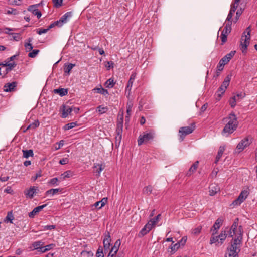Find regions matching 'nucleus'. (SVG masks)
I'll list each match as a JSON object with an SVG mask.
<instances>
[{
    "instance_id": "f257e3e1",
    "label": "nucleus",
    "mask_w": 257,
    "mask_h": 257,
    "mask_svg": "<svg viewBox=\"0 0 257 257\" xmlns=\"http://www.w3.org/2000/svg\"><path fill=\"white\" fill-rule=\"evenodd\" d=\"M242 227L241 226H239L238 232L237 233V236L233 239L230 247L228 248L229 257L238 256V253L240 251V248L242 243Z\"/></svg>"
},
{
    "instance_id": "f03ea898",
    "label": "nucleus",
    "mask_w": 257,
    "mask_h": 257,
    "mask_svg": "<svg viewBox=\"0 0 257 257\" xmlns=\"http://www.w3.org/2000/svg\"><path fill=\"white\" fill-rule=\"evenodd\" d=\"M224 120L227 122V123L222 131V133L230 134L236 130L238 122L234 113H230L228 117L224 118Z\"/></svg>"
},
{
    "instance_id": "7ed1b4c3",
    "label": "nucleus",
    "mask_w": 257,
    "mask_h": 257,
    "mask_svg": "<svg viewBox=\"0 0 257 257\" xmlns=\"http://www.w3.org/2000/svg\"><path fill=\"white\" fill-rule=\"evenodd\" d=\"M250 27L246 28L243 33L240 41V47L243 53H246L247 47L250 40Z\"/></svg>"
},
{
    "instance_id": "20e7f679",
    "label": "nucleus",
    "mask_w": 257,
    "mask_h": 257,
    "mask_svg": "<svg viewBox=\"0 0 257 257\" xmlns=\"http://www.w3.org/2000/svg\"><path fill=\"white\" fill-rule=\"evenodd\" d=\"M195 128V123H192L190 126L181 127L179 130L180 142H182L186 135L192 133Z\"/></svg>"
},
{
    "instance_id": "39448f33",
    "label": "nucleus",
    "mask_w": 257,
    "mask_h": 257,
    "mask_svg": "<svg viewBox=\"0 0 257 257\" xmlns=\"http://www.w3.org/2000/svg\"><path fill=\"white\" fill-rule=\"evenodd\" d=\"M154 133L153 131L149 132H144L142 135H140L138 139V145H141L144 143H147L149 141L152 140L154 138Z\"/></svg>"
},
{
    "instance_id": "423d86ee",
    "label": "nucleus",
    "mask_w": 257,
    "mask_h": 257,
    "mask_svg": "<svg viewBox=\"0 0 257 257\" xmlns=\"http://www.w3.org/2000/svg\"><path fill=\"white\" fill-rule=\"evenodd\" d=\"M111 236L108 231L105 232L104 234V238L103 240V244L104 247V251L105 253L108 252L111 245Z\"/></svg>"
},
{
    "instance_id": "0eeeda50",
    "label": "nucleus",
    "mask_w": 257,
    "mask_h": 257,
    "mask_svg": "<svg viewBox=\"0 0 257 257\" xmlns=\"http://www.w3.org/2000/svg\"><path fill=\"white\" fill-rule=\"evenodd\" d=\"M249 195V192L247 190H243L241 192L238 197L234 200L232 204L233 205H239L242 203Z\"/></svg>"
},
{
    "instance_id": "6e6552de",
    "label": "nucleus",
    "mask_w": 257,
    "mask_h": 257,
    "mask_svg": "<svg viewBox=\"0 0 257 257\" xmlns=\"http://www.w3.org/2000/svg\"><path fill=\"white\" fill-rule=\"evenodd\" d=\"M72 16L71 12H68L63 15L60 19L56 21V24H59V27H61L64 24L68 21V19Z\"/></svg>"
},
{
    "instance_id": "1a4fd4ad",
    "label": "nucleus",
    "mask_w": 257,
    "mask_h": 257,
    "mask_svg": "<svg viewBox=\"0 0 257 257\" xmlns=\"http://www.w3.org/2000/svg\"><path fill=\"white\" fill-rule=\"evenodd\" d=\"M223 222V219L221 218H218L215 221L213 226L211 228V230L213 231L212 235H214L217 232L218 229L220 228L222 223Z\"/></svg>"
},
{
    "instance_id": "9d476101",
    "label": "nucleus",
    "mask_w": 257,
    "mask_h": 257,
    "mask_svg": "<svg viewBox=\"0 0 257 257\" xmlns=\"http://www.w3.org/2000/svg\"><path fill=\"white\" fill-rule=\"evenodd\" d=\"M72 108L70 106L66 105H63L60 110V111L62 112L61 117L62 118L67 117L72 112Z\"/></svg>"
},
{
    "instance_id": "9b49d317",
    "label": "nucleus",
    "mask_w": 257,
    "mask_h": 257,
    "mask_svg": "<svg viewBox=\"0 0 257 257\" xmlns=\"http://www.w3.org/2000/svg\"><path fill=\"white\" fill-rule=\"evenodd\" d=\"M250 144V142L249 141L248 137L245 138V139L242 140L241 142H240L237 147L236 148L237 150L239 151V152L242 151L246 147L249 146Z\"/></svg>"
},
{
    "instance_id": "f8f14e48",
    "label": "nucleus",
    "mask_w": 257,
    "mask_h": 257,
    "mask_svg": "<svg viewBox=\"0 0 257 257\" xmlns=\"http://www.w3.org/2000/svg\"><path fill=\"white\" fill-rule=\"evenodd\" d=\"M39 4H38L39 5ZM38 5H33L30 6L28 10L33 13V15L37 16L39 19L42 15L41 12L37 9Z\"/></svg>"
},
{
    "instance_id": "ddd939ff",
    "label": "nucleus",
    "mask_w": 257,
    "mask_h": 257,
    "mask_svg": "<svg viewBox=\"0 0 257 257\" xmlns=\"http://www.w3.org/2000/svg\"><path fill=\"white\" fill-rule=\"evenodd\" d=\"M0 65H2L4 67H6L5 68V71L3 72V74H7L16 66V64L14 62L12 63H9V62L8 61L5 64H0Z\"/></svg>"
},
{
    "instance_id": "4468645a",
    "label": "nucleus",
    "mask_w": 257,
    "mask_h": 257,
    "mask_svg": "<svg viewBox=\"0 0 257 257\" xmlns=\"http://www.w3.org/2000/svg\"><path fill=\"white\" fill-rule=\"evenodd\" d=\"M17 83L15 81L12 83H7L4 86V91L5 92H12L15 90L17 86Z\"/></svg>"
},
{
    "instance_id": "2eb2a0df",
    "label": "nucleus",
    "mask_w": 257,
    "mask_h": 257,
    "mask_svg": "<svg viewBox=\"0 0 257 257\" xmlns=\"http://www.w3.org/2000/svg\"><path fill=\"white\" fill-rule=\"evenodd\" d=\"M220 191V187L216 184H211L209 186V195L214 196Z\"/></svg>"
},
{
    "instance_id": "dca6fc26",
    "label": "nucleus",
    "mask_w": 257,
    "mask_h": 257,
    "mask_svg": "<svg viewBox=\"0 0 257 257\" xmlns=\"http://www.w3.org/2000/svg\"><path fill=\"white\" fill-rule=\"evenodd\" d=\"M47 205V204L35 207L31 212L29 213V216L30 218H33L37 213L41 211Z\"/></svg>"
},
{
    "instance_id": "f3484780",
    "label": "nucleus",
    "mask_w": 257,
    "mask_h": 257,
    "mask_svg": "<svg viewBox=\"0 0 257 257\" xmlns=\"http://www.w3.org/2000/svg\"><path fill=\"white\" fill-rule=\"evenodd\" d=\"M135 78H136V74L135 73L132 74V75H131V77L130 78V79L128 81L127 85V86L125 89L126 92L128 91V95L130 93L131 88L133 86V82L135 79Z\"/></svg>"
},
{
    "instance_id": "a211bd4d",
    "label": "nucleus",
    "mask_w": 257,
    "mask_h": 257,
    "mask_svg": "<svg viewBox=\"0 0 257 257\" xmlns=\"http://www.w3.org/2000/svg\"><path fill=\"white\" fill-rule=\"evenodd\" d=\"M199 161H196L190 168L189 170L186 173V176H190L196 170L198 166Z\"/></svg>"
},
{
    "instance_id": "6ab92c4d",
    "label": "nucleus",
    "mask_w": 257,
    "mask_h": 257,
    "mask_svg": "<svg viewBox=\"0 0 257 257\" xmlns=\"http://www.w3.org/2000/svg\"><path fill=\"white\" fill-rule=\"evenodd\" d=\"M227 236L226 230H221L220 234L218 236L220 244H223Z\"/></svg>"
},
{
    "instance_id": "aec40b11",
    "label": "nucleus",
    "mask_w": 257,
    "mask_h": 257,
    "mask_svg": "<svg viewBox=\"0 0 257 257\" xmlns=\"http://www.w3.org/2000/svg\"><path fill=\"white\" fill-rule=\"evenodd\" d=\"M36 190L37 189L35 187H31L27 191L25 195L27 197L32 198L34 197V195L36 193Z\"/></svg>"
},
{
    "instance_id": "412c9836",
    "label": "nucleus",
    "mask_w": 257,
    "mask_h": 257,
    "mask_svg": "<svg viewBox=\"0 0 257 257\" xmlns=\"http://www.w3.org/2000/svg\"><path fill=\"white\" fill-rule=\"evenodd\" d=\"M107 201V198H103L101 201L95 203L94 205L95 207L98 208V209H100L105 205Z\"/></svg>"
},
{
    "instance_id": "4be33fe9",
    "label": "nucleus",
    "mask_w": 257,
    "mask_h": 257,
    "mask_svg": "<svg viewBox=\"0 0 257 257\" xmlns=\"http://www.w3.org/2000/svg\"><path fill=\"white\" fill-rule=\"evenodd\" d=\"M238 222L239 219L238 218H235V220L233 221V223L230 228L231 230H232V231H234L236 232V237L237 236V233L238 232L239 228L238 229V230H237L238 226Z\"/></svg>"
},
{
    "instance_id": "5701e85b",
    "label": "nucleus",
    "mask_w": 257,
    "mask_h": 257,
    "mask_svg": "<svg viewBox=\"0 0 257 257\" xmlns=\"http://www.w3.org/2000/svg\"><path fill=\"white\" fill-rule=\"evenodd\" d=\"M55 93L59 94L61 96H64L67 94L68 90L65 88H59L54 90Z\"/></svg>"
},
{
    "instance_id": "b1692460",
    "label": "nucleus",
    "mask_w": 257,
    "mask_h": 257,
    "mask_svg": "<svg viewBox=\"0 0 257 257\" xmlns=\"http://www.w3.org/2000/svg\"><path fill=\"white\" fill-rule=\"evenodd\" d=\"M115 84V82L114 81V78H110L105 82L104 86L106 88H111L114 87Z\"/></svg>"
},
{
    "instance_id": "393cba45",
    "label": "nucleus",
    "mask_w": 257,
    "mask_h": 257,
    "mask_svg": "<svg viewBox=\"0 0 257 257\" xmlns=\"http://www.w3.org/2000/svg\"><path fill=\"white\" fill-rule=\"evenodd\" d=\"M74 66L75 64L72 63L65 64L64 66L65 73L69 75L70 71L74 67Z\"/></svg>"
},
{
    "instance_id": "a878e982",
    "label": "nucleus",
    "mask_w": 257,
    "mask_h": 257,
    "mask_svg": "<svg viewBox=\"0 0 257 257\" xmlns=\"http://www.w3.org/2000/svg\"><path fill=\"white\" fill-rule=\"evenodd\" d=\"M225 148L224 147L220 146L219 147V151L218 152L217 155L216 156L215 163L217 164L218 162L219 161L220 158L222 157L223 152L224 151Z\"/></svg>"
},
{
    "instance_id": "bb28decb",
    "label": "nucleus",
    "mask_w": 257,
    "mask_h": 257,
    "mask_svg": "<svg viewBox=\"0 0 257 257\" xmlns=\"http://www.w3.org/2000/svg\"><path fill=\"white\" fill-rule=\"evenodd\" d=\"M231 23H227L221 33L228 35L231 31Z\"/></svg>"
},
{
    "instance_id": "cd10ccee",
    "label": "nucleus",
    "mask_w": 257,
    "mask_h": 257,
    "mask_svg": "<svg viewBox=\"0 0 257 257\" xmlns=\"http://www.w3.org/2000/svg\"><path fill=\"white\" fill-rule=\"evenodd\" d=\"M22 151L23 157L25 158H28L29 157H32L34 155L33 151L32 150H23Z\"/></svg>"
},
{
    "instance_id": "c85d7f7f",
    "label": "nucleus",
    "mask_w": 257,
    "mask_h": 257,
    "mask_svg": "<svg viewBox=\"0 0 257 257\" xmlns=\"http://www.w3.org/2000/svg\"><path fill=\"white\" fill-rule=\"evenodd\" d=\"M62 191V189L57 188V189H51L47 190L46 192V195L51 194L52 195H54L55 194L58 193V192H61Z\"/></svg>"
},
{
    "instance_id": "c756f323",
    "label": "nucleus",
    "mask_w": 257,
    "mask_h": 257,
    "mask_svg": "<svg viewBox=\"0 0 257 257\" xmlns=\"http://www.w3.org/2000/svg\"><path fill=\"white\" fill-rule=\"evenodd\" d=\"M231 75H227L224 80L223 81L222 85V87H226L227 88L229 85V83H230V80H231Z\"/></svg>"
},
{
    "instance_id": "7c9ffc66",
    "label": "nucleus",
    "mask_w": 257,
    "mask_h": 257,
    "mask_svg": "<svg viewBox=\"0 0 257 257\" xmlns=\"http://www.w3.org/2000/svg\"><path fill=\"white\" fill-rule=\"evenodd\" d=\"M93 168L96 169V172L98 173V176L100 175V172L104 169V167H102V165L99 164H94Z\"/></svg>"
},
{
    "instance_id": "2f4dec72",
    "label": "nucleus",
    "mask_w": 257,
    "mask_h": 257,
    "mask_svg": "<svg viewBox=\"0 0 257 257\" xmlns=\"http://www.w3.org/2000/svg\"><path fill=\"white\" fill-rule=\"evenodd\" d=\"M119 248L116 246H112L110 250L108 257H110L111 255V257L114 256L118 250Z\"/></svg>"
},
{
    "instance_id": "473e14b6",
    "label": "nucleus",
    "mask_w": 257,
    "mask_h": 257,
    "mask_svg": "<svg viewBox=\"0 0 257 257\" xmlns=\"http://www.w3.org/2000/svg\"><path fill=\"white\" fill-rule=\"evenodd\" d=\"M115 136V145L116 147H118L120 144L121 138H122V133H116Z\"/></svg>"
},
{
    "instance_id": "72a5a7b5",
    "label": "nucleus",
    "mask_w": 257,
    "mask_h": 257,
    "mask_svg": "<svg viewBox=\"0 0 257 257\" xmlns=\"http://www.w3.org/2000/svg\"><path fill=\"white\" fill-rule=\"evenodd\" d=\"M55 245L54 244H50L47 245L44 247H42V248H40V251L42 253L45 252L47 251L50 250L53 247H54Z\"/></svg>"
},
{
    "instance_id": "f704fd0d",
    "label": "nucleus",
    "mask_w": 257,
    "mask_h": 257,
    "mask_svg": "<svg viewBox=\"0 0 257 257\" xmlns=\"http://www.w3.org/2000/svg\"><path fill=\"white\" fill-rule=\"evenodd\" d=\"M149 232V230L147 229V228H146L145 226H144V227L139 232L138 234V236L139 237H142L144 236L145 235L147 234Z\"/></svg>"
},
{
    "instance_id": "c9c22d12",
    "label": "nucleus",
    "mask_w": 257,
    "mask_h": 257,
    "mask_svg": "<svg viewBox=\"0 0 257 257\" xmlns=\"http://www.w3.org/2000/svg\"><path fill=\"white\" fill-rule=\"evenodd\" d=\"M5 13L7 14H13L14 15H18L19 13V12L17 10L15 9L9 8L7 10H6Z\"/></svg>"
},
{
    "instance_id": "e433bc0d",
    "label": "nucleus",
    "mask_w": 257,
    "mask_h": 257,
    "mask_svg": "<svg viewBox=\"0 0 257 257\" xmlns=\"http://www.w3.org/2000/svg\"><path fill=\"white\" fill-rule=\"evenodd\" d=\"M77 125V122H71V123H68L67 124H66L64 126V129L65 130H69L71 128H72L73 127H74L75 126H76Z\"/></svg>"
},
{
    "instance_id": "4c0bfd02",
    "label": "nucleus",
    "mask_w": 257,
    "mask_h": 257,
    "mask_svg": "<svg viewBox=\"0 0 257 257\" xmlns=\"http://www.w3.org/2000/svg\"><path fill=\"white\" fill-rule=\"evenodd\" d=\"M161 217V214H159L156 217L153 218L151 219L149 221L154 225L155 226L159 222V219Z\"/></svg>"
},
{
    "instance_id": "58836bf2",
    "label": "nucleus",
    "mask_w": 257,
    "mask_h": 257,
    "mask_svg": "<svg viewBox=\"0 0 257 257\" xmlns=\"http://www.w3.org/2000/svg\"><path fill=\"white\" fill-rule=\"evenodd\" d=\"M97 110L100 114H102L106 112L108 110V108L107 107H104L102 105H100L97 107Z\"/></svg>"
},
{
    "instance_id": "ea45409f",
    "label": "nucleus",
    "mask_w": 257,
    "mask_h": 257,
    "mask_svg": "<svg viewBox=\"0 0 257 257\" xmlns=\"http://www.w3.org/2000/svg\"><path fill=\"white\" fill-rule=\"evenodd\" d=\"M152 187L150 185L144 187L143 190V193L147 195L150 194L152 193Z\"/></svg>"
},
{
    "instance_id": "a19ab883",
    "label": "nucleus",
    "mask_w": 257,
    "mask_h": 257,
    "mask_svg": "<svg viewBox=\"0 0 257 257\" xmlns=\"http://www.w3.org/2000/svg\"><path fill=\"white\" fill-rule=\"evenodd\" d=\"M53 6L56 8H60L63 3V0H52Z\"/></svg>"
},
{
    "instance_id": "79ce46f5",
    "label": "nucleus",
    "mask_w": 257,
    "mask_h": 257,
    "mask_svg": "<svg viewBox=\"0 0 257 257\" xmlns=\"http://www.w3.org/2000/svg\"><path fill=\"white\" fill-rule=\"evenodd\" d=\"M238 100V99L236 98V96H233L230 98L229 100V104L230 105L231 107L233 108L236 105V101Z\"/></svg>"
},
{
    "instance_id": "37998d69",
    "label": "nucleus",
    "mask_w": 257,
    "mask_h": 257,
    "mask_svg": "<svg viewBox=\"0 0 257 257\" xmlns=\"http://www.w3.org/2000/svg\"><path fill=\"white\" fill-rule=\"evenodd\" d=\"M96 90L97 93L103 94L105 96L108 94V91L107 90L103 88H97L96 89Z\"/></svg>"
},
{
    "instance_id": "c03bdc74",
    "label": "nucleus",
    "mask_w": 257,
    "mask_h": 257,
    "mask_svg": "<svg viewBox=\"0 0 257 257\" xmlns=\"http://www.w3.org/2000/svg\"><path fill=\"white\" fill-rule=\"evenodd\" d=\"M227 88L222 87V85H221L218 89L217 91V95L219 97H221V95L225 92V90Z\"/></svg>"
},
{
    "instance_id": "a18cd8bd",
    "label": "nucleus",
    "mask_w": 257,
    "mask_h": 257,
    "mask_svg": "<svg viewBox=\"0 0 257 257\" xmlns=\"http://www.w3.org/2000/svg\"><path fill=\"white\" fill-rule=\"evenodd\" d=\"M43 244L42 241H36L34 242L33 245L35 249H39V251H40V248H42L41 246Z\"/></svg>"
},
{
    "instance_id": "49530a36",
    "label": "nucleus",
    "mask_w": 257,
    "mask_h": 257,
    "mask_svg": "<svg viewBox=\"0 0 257 257\" xmlns=\"http://www.w3.org/2000/svg\"><path fill=\"white\" fill-rule=\"evenodd\" d=\"M96 257H104L102 247L99 246L96 253Z\"/></svg>"
},
{
    "instance_id": "de8ad7c7",
    "label": "nucleus",
    "mask_w": 257,
    "mask_h": 257,
    "mask_svg": "<svg viewBox=\"0 0 257 257\" xmlns=\"http://www.w3.org/2000/svg\"><path fill=\"white\" fill-rule=\"evenodd\" d=\"M71 174V171H65L63 174H61L60 178L63 179H65L67 178H69Z\"/></svg>"
},
{
    "instance_id": "09e8293b",
    "label": "nucleus",
    "mask_w": 257,
    "mask_h": 257,
    "mask_svg": "<svg viewBox=\"0 0 257 257\" xmlns=\"http://www.w3.org/2000/svg\"><path fill=\"white\" fill-rule=\"evenodd\" d=\"M39 126V122L38 120L35 121L33 123L30 124L26 128L29 130L30 128H35Z\"/></svg>"
},
{
    "instance_id": "8fccbe9b",
    "label": "nucleus",
    "mask_w": 257,
    "mask_h": 257,
    "mask_svg": "<svg viewBox=\"0 0 257 257\" xmlns=\"http://www.w3.org/2000/svg\"><path fill=\"white\" fill-rule=\"evenodd\" d=\"M14 219V217L12 212H9L6 216L5 221L10 222L12 223V220Z\"/></svg>"
},
{
    "instance_id": "3c124183",
    "label": "nucleus",
    "mask_w": 257,
    "mask_h": 257,
    "mask_svg": "<svg viewBox=\"0 0 257 257\" xmlns=\"http://www.w3.org/2000/svg\"><path fill=\"white\" fill-rule=\"evenodd\" d=\"M122 128H123V123H120V122H117V127L116 129V133H122Z\"/></svg>"
},
{
    "instance_id": "603ef678",
    "label": "nucleus",
    "mask_w": 257,
    "mask_h": 257,
    "mask_svg": "<svg viewBox=\"0 0 257 257\" xmlns=\"http://www.w3.org/2000/svg\"><path fill=\"white\" fill-rule=\"evenodd\" d=\"M117 122L123 123V112H119L117 116Z\"/></svg>"
},
{
    "instance_id": "864d4df0",
    "label": "nucleus",
    "mask_w": 257,
    "mask_h": 257,
    "mask_svg": "<svg viewBox=\"0 0 257 257\" xmlns=\"http://www.w3.org/2000/svg\"><path fill=\"white\" fill-rule=\"evenodd\" d=\"M39 50L35 49L33 50L31 52H30L28 54L29 57L31 58H34L36 56L37 54L39 53Z\"/></svg>"
},
{
    "instance_id": "5fc2aeb1",
    "label": "nucleus",
    "mask_w": 257,
    "mask_h": 257,
    "mask_svg": "<svg viewBox=\"0 0 257 257\" xmlns=\"http://www.w3.org/2000/svg\"><path fill=\"white\" fill-rule=\"evenodd\" d=\"M219 238L218 236H212L210 240V243L211 244L213 243H215L216 242H218V243H220V241H219Z\"/></svg>"
},
{
    "instance_id": "6e6d98bb",
    "label": "nucleus",
    "mask_w": 257,
    "mask_h": 257,
    "mask_svg": "<svg viewBox=\"0 0 257 257\" xmlns=\"http://www.w3.org/2000/svg\"><path fill=\"white\" fill-rule=\"evenodd\" d=\"M35 31H36L37 34H38L39 35H41L42 34L47 33L49 31V29L40 28L36 29Z\"/></svg>"
},
{
    "instance_id": "4d7b16f0",
    "label": "nucleus",
    "mask_w": 257,
    "mask_h": 257,
    "mask_svg": "<svg viewBox=\"0 0 257 257\" xmlns=\"http://www.w3.org/2000/svg\"><path fill=\"white\" fill-rule=\"evenodd\" d=\"M225 230L227 231V232L228 233V236L230 237H233V236L236 234V232L232 231V230H231V229L228 227L225 228Z\"/></svg>"
},
{
    "instance_id": "13d9d810",
    "label": "nucleus",
    "mask_w": 257,
    "mask_h": 257,
    "mask_svg": "<svg viewBox=\"0 0 257 257\" xmlns=\"http://www.w3.org/2000/svg\"><path fill=\"white\" fill-rule=\"evenodd\" d=\"M225 65H224L223 63H221L220 61L217 66V75H219V72L220 71H221L223 68H224V66Z\"/></svg>"
},
{
    "instance_id": "bf43d9fd",
    "label": "nucleus",
    "mask_w": 257,
    "mask_h": 257,
    "mask_svg": "<svg viewBox=\"0 0 257 257\" xmlns=\"http://www.w3.org/2000/svg\"><path fill=\"white\" fill-rule=\"evenodd\" d=\"M227 34L221 33L220 38L222 41V45L227 41Z\"/></svg>"
},
{
    "instance_id": "052dcab7",
    "label": "nucleus",
    "mask_w": 257,
    "mask_h": 257,
    "mask_svg": "<svg viewBox=\"0 0 257 257\" xmlns=\"http://www.w3.org/2000/svg\"><path fill=\"white\" fill-rule=\"evenodd\" d=\"M201 229H202L201 226H198L197 227L194 228L192 230V233L194 235H198L201 232Z\"/></svg>"
},
{
    "instance_id": "680f3d73",
    "label": "nucleus",
    "mask_w": 257,
    "mask_h": 257,
    "mask_svg": "<svg viewBox=\"0 0 257 257\" xmlns=\"http://www.w3.org/2000/svg\"><path fill=\"white\" fill-rule=\"evenodd\" d=\"M233 14L234 13L229 11L226 20L227 21V23H231L232 24V19Z\"/></svg>"
},
{
    "instance_id": "e2e57ef3",
    "label": "nucleus",
    "mask_w": 257,
    "mask_h": 257,
    "mask_svg": "<svg viewBox=\"0 0 257 257\" xmlns=\"http://www.w3.org/2000/svg\"><path fill=\"white\" fill-rule=\"evenodd\" d=\"M24 46L27 51H30L33 48L31 43H25Z\"/></svg>"
},
{
    "instance_id": "0e129e2a",
    "label": "nucleus",
    "mask_w": 257,
    "mask_h": 257,
    "mask_svg": "<svg viewBox=\"0 0 257 257\" xmlns=\"http://www.w3.org/2000/svg\"><path fill=\"white\" fill-rule=\"evenodd\" d=\"M235 51H231L230 53L227 54L225 56V57H227L228 59L230 61V59L233 57V56L235 55Z\"/></svg>"
},
{
    "instance_id": "69168bd1",
    "label": "nucleus",
    "mask_w": 257,
    "mask_h": 257,
    "mask_svg": "<svg viewBox=\"0 0 257 257\" xmlns=\"http://www.w3.org/2000/svg\"><path fill=\"white\" fill-rule=\"evenodd\" d=\"M69 163V159L67 158H65L61 159L59 161V163L61 165H65Z\"/></svg>"
},
{
    "instance_id": "338daca9",
    "label": "nucleus",
    "mask_w": 257,
    "mask_h": 257,
    "mask_svg": "<svg viewBox=\"0 0 257 257\" xmlns=\"http://www.w3.org/2000/svg\"><path fill=\"white\" fill-rule=\"evenodd\" d=\"M179 246H180V243L178 242V243L172 245L171 249L172 251H175L177 250V249L179 247Z\"/></svg>"
},
{
    "instance_id": "774afa93",
    "label": "nucleus",
    "mask_w": 257,
    "mask_h": 257,
    "mask_svg": "<svg viewBox=\"0 0 257 257\" xmlns=\"http://www.w3.org/2000/svg\"><path fill=\"white\" fill-rule=\"evenodd\" d=\"M145 226H146V228H147L149 231L155 226L150 221H149Z\"/></svg>"
}]
</instances>
